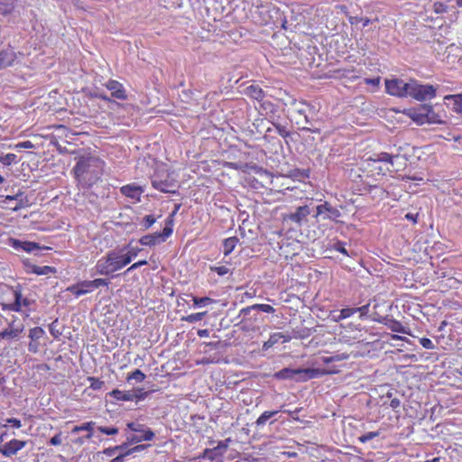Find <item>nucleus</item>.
Masks as SVG:
<instances>
[{"label":"nucleus","instance_id":"69168bd1","mask_svg":"<svg viewBox=\"0 0 462 462\" xmlns=\"http://www.w3.org/2000/svg\"><path fill=\"white\" fill-rule=\"evenodd\" d=\"M144 448H145V446H144V445H137V446H135V447H134V448H132L127 449V450L125 451V455H128V456H129V455H131V454H133V453H134V452H138V451L143 450Z\"/></svg>","mask_w":462,"mask_h":462},{"label":"nucleus","instance_id":"a19ab883","mask_svg":"<svg viewBox=\"0 0 462 462\" xmlns=\"http://www.w3.org/2000/svg\"><path fill=\"white\" fill-rule=\"evenodd\" d=\"M207 315V311L193 313L187 317H183L182 320H185L189 323H195L197 321H200Z\"/></svg>","mask_w":462,"mask_h":462},{"label":"nucleus","instance_id":"ddd939ff","mask_svg":"<svg viewBox=\"0 0 462 462\" xmlns=\"http://www.w3.org/2000/svg\"><path fill=\"white\" fill-rule=\"evenodd\" d=\"M114 254H106V256L99 259L96 264V273L100 275H109L114 272L112 260H115Z\"/></svg>","mask_w":462,"mask_h":462},{"label":"nucleus","instance_id":"c756f323","mask_svg":"<svg viewBox=\"0 0 462 462\" xmlns=\"http://www.w3.org/2000/svg\"><path fill=\"white\" fill-rule=\"evenodd\" d=\"M142 189L140 187L125 185L121 188V193L126 197L136 199L141 194Z\"/></svg>","mask_w":462,"mask_h":462},{"label":"nucleus","instance_id":"1a4fd4ad","mask_svg":"<svg viewBox=\"0 0 462 462\" xmlns=\"http://www.w3.org/2000/svg\"><path fill=\"white\" fill-rule=\"evenodd\" d=\"M340 216V211L337 208L332 207V205L327 201L316 206V214L314 215L315 217H321L323 219L337 221Z\"/></svg>","mask_w":462,"mask_h":462},{"label":"nucleus","instance_id":"0e129e2a","mask_svg":"<svg viewBox=\"0 0 462 462\" xmlns=\"http://www.w3.org/2000/svg\"><path fill=\"white\" fill-rule=\"evenodd\" d=\"M49 443L53 446H58L61 444L60 434H56L52 438H51Z\"/></svg>","mask_w":462,"mask_h":462},{"label":"nucleus","instance_id":"423d86ee","mask_svg":"<svg viewBox=\"0 0 462 462\" xmlns=\"http://www.w3.org/2000/svg\"><path fill=\"white\" fill-rule=\"evenodd\" d=\"M109 282L106 279L97 278L93 281H83L76 285L68 288V291L72 292L77 297L91 291L95 288L100 286H108Z\"/></svg>","mask_w":462,"mask_h":462},{"label":"nucleus","instance_id":"13d9d810","mask_svg":"<svg viewBox=\"0 0 462 462\" xmlns=\"http://www.w3.org/2000/svg\"><path fill=\"white\" fill-rule=\"evenodd\" d=\"M447 5L442 3L438 2L433 5V9L436 14H443L447 12Z\"/></svg>","mask_w":462,"mask_h":462},{"label":"nucleus","instance_id":"a878e982","mask_svg":"<svg viewBox=\"0 0 462 462\" xmlns=\"http://www.w3.org/2000/svg\"><path fill=\"white\" fill-rule=\"evenodd\" d=\"M23 199H24V193L22 192V191H19L18 193H16L14 196H11V195L5 196V199L3 200V202L5 203L7 201L15 200L16 201L15 206L14 207H10L9 208L14 210V211H17V210L24 208L25 202L23 201Z\"/></svg>","mask_w":462,"mask_h":462},{"label":"nucleus","instance_id":"ea45409f","mask_svg":"<svg viewBox=\"0 0 462 462\" xmlns=\"http://www.w3.org/2000/svg\"><path fill=\"white\" fill-rule=\"evenodd\" d=\"M278 413V411H264L255 421L256 426H263L266 421Z\"/></svg>","mask_w":462,"mask_h":462},{"label":"nucleus","instance_id":"2f4dec72","mask_svg":"<svg viewBox=\"0 0 462 462\" xmlns=\"http://www.w3.org/2000/svg\"><path fill=\"white\" fill-rule=\"evenodd\" d=\"M152 184L153 188H155L156 189H158L162 192H165V193H167V192L175 193L176 192L175 190L169 189V188L172 186V183L169 182L168 180H152Z\"/></svg>","mask_w":462,"mask_h":462},{"label":"nucleus","instance_id":"bf43d9fd","mask_svg":"<svg viewBox=\"0 0 462 462\" xmlns=\"http://www.w3.org/2000/svg\"><path fill=\"white\" fill-rule=\"evenodd\" d=\"M369 307H370V304L368 303V304H365L364 306H361V307H358V308H355L356 313L359 312L360 313V317L366 316L368 311H369Z\"/></svg>","mask_w":462,"mask_h":462},{"label":"nucleus","instance_id":"864d4df0","mask_svg":"<svg viewBox=\"0 0 462 462\" xmlns=\"http://www.w3.org/2000/svg\"><path fill=\"white\" fill-rule=\"evenodd\" d=\"M89 381H91V384H90V387L93 389V390H99L102 388V386L104 385V382L103 381H100L99 379L97 378H94V377H89L88 378Z\"/></svg>","mask_w":462,"mask_h":462},{"label":"nucleus","instance_id":"49530a36","mask_svg":"<svg viewBox=\"0 0 462 462\" xmlns=\"http://www.w3.org/2000/svg\"><path fill=\"white\" fill-rule=\"evenodd\" d=\"M156 222V218L152 216V215H147L145 216L142 222H141V225L143 226V230H147L149 229L154 223Z\"/></svg>","mask_w":462,"mask_h":462},{"label":"nucleus","instance_id":"39448f33","mask_svg":"<svg viewBox=\"0 0 462 462\" xmlns=\"http://www.w3.org/2000/svg\"><path fill=\"white\" fill-rule=\"evenodd\" d=\"M386 92L394 97H407L410 90V80L405 82L402 79H391L385 80Z\"/></svg>","mask_w":462,"mask_h":462},{"label":"nucleus","instance_id":"603ef678","mask_svg":"<svg viewBox=\"0 0 462 462\" xmlns=\"http://www.w3.org/2000/svg\"><path fill=\"white\" fill-rule=\"evenodd\" d=\"M97 430L106 435H116L119 431L118 428H116V427H106V426H98Z\"/></svg>","mask_w":462,"mask_h":462},{"label":"nucleus","instance_id":"72a5a7b5","mask_svg":"<svg viewBox=\"0 0 462 462\" xmlns=\"http://www.w3.org/2000/svg\"><path fill=\"white\" fill-rule=\"evenodd\" d=\"M348 357H349L348 354L341 353V354H337V355H334L331 356H322L320 358V360L322 361L323 364L328 365V364H330L333 362H339V361L346 360V359H348Z\"/></svg>","mask_w":462,"mask_h":462},{"label":"nucleus","instance_id":"6e6d98bb","mask_svg":"<svg viewBox=\"0 0 462 462\" xmlns=\"http://www.w3.org/2000/svg\"><path fill=\"white\" fill-rule=\"evenodd\" d=\"M132 392L135 393L134 400L136 401L143 400L148 395V393L141 388L133 390Z\"/></svg>","mask_w":462,"mask_h":462},{"label":"nucleus","instance_id":"c03bdc74","mask_svg":"<svg viewBox=\"0 0 462 462\" xmlns=\"http://www.w3.org/2000/svg\"><path fill=\"white\" fill-rule=\"evenodd\" d=\"M192 300L194 302V305L198 307L206 306L208 304L215 302V300L209 297H192Z\"/></svg>","mask_w":462,"mask_h":462},{"label":"nucleus","instance_id":"09e8293b","mask_svg":"<svg viewBox=\"0 0 462 462\" xmlns=\"http://www.w3.org/2000/svg\"><path fill=\"white\" fill-rule=\"evenodd\" d=\"M380 435V431H370L358 437L361 443H365Z\"/></svg>","mask_w":462,"mask_h":462},{"label":"nucleus","instance_id":"4c0bfd02","mask_svg":"<svg viewBox=\"0 0 462 462\" xmlns=\"http://www.w3.org/2000/svg\"><path fill=\"white\" fill-rule=\"evenodd\" d=\"M95 425V422L94 421H89V422H86L80 426H76L74 429H73V432H78V431H80V430H88V435L86 436L87 439H91L92 436H93V433H92V430H93V427Z\"/></svg>","mask_w":462,"mask_h":462},{"label":"nucleus","instance_id":"4be33fe9","mask_svg":"<svg viewBox=\"0 0 462 462\" xmlns=\"http://www.w3.org/2000/svg\"><path fill=\"white\" fill-rule=\"evenodd\" d=\"M421 111L426 116L427 124H441L443 123L440 116L433 110L432 106L424 104L421 105Z\"/></svg>","mask_w":462,"mask_h":462},{"label":"nucleus","instance_id":"4468645a","mask_svg":"<svg viewBox=\"0 0 462 462\" xmlns=\"http://www.w3.org/2000/svg\"><path fill=\"white\" fill-rule=\"evenodd\" d=\"M25 445L26 441L14 439L5 443L3 448H0V453H2L5 457H9L15 455L19 450L23 448Z\"/></svg>","mask_w":462,"mask_h":462},{"label":"nucleus","instance_id":"e433bc0d","mask_svg":"<svg viewBox=\"0 0 462 462\" xmlns=\"http://www.w3.org/2000/svg\"><path fill=\"white\" fill-rule=\"evenodd\" d=\"M273 125L275 127L277 133L285 140V143L287 145H289V142L287 141V138L291 136V132L287 130L286 126L276 123L274 121H272Z\"/></svg>","mask_w":462,"mask_h":462},{"label":"nucleus","instance_id":"9d476101","mask_svg":"<svg viewBox=\"0 0 462 462\" xmlns=\"http://www.w3.org/2000/svg\"><path fill=\"white\" fill-rule=\"evenodd\" d=\"M296 373L298 374L296 381L306 382L310 379L317 378L319 376L334 374L336 371L319 368H297Z\"/></svg>","mask_w":462,"mask_h":462},{"label":"nucleus","instance_id":"774afa93","mask_svg":"<svg viewBox=\"0 0 462 462\" xmlns=\"http://www.w3.org/2000/svg\"><path fill=\"white\" fill-rule=\"evenodd\" d=\"M128 455H125V452L120 453L118 456L114 457L110 462H124L125 457Z\"/></svg>","mask_w":462,"mask_h":462},{"label":"nucleus","instance_id":"b1692460","mask_svg":"<svg viewBox=\"0 0 462 462\" xmlns=\"http://www.w3.org/2000/svg\"><path fill=\"white\" fill-rule=\"evenodd\" d=\"M445 99L448 101L446 104L451 106L454 112L457 114L462 113V93L446 96Z\"/></svg>","mask_w":462,"mask_h":462},{"label":"nucleus","instance_id":"c9c22d12","mask_svg":"<svg viewBox=\"0 0 462 462\" xmlns=\"http://www.w3.org/2000/svg\"><path fill=\"white\" fill-rule=\"evenodd\" d=\"M32 273L38 274V275H48L50 273H55V269L51 266H37L32 265Z\"/></svg>","mask_w":462,"mask_h":462},{"label":"nucleus","instance_id":"de8ad7c7","mask_svg":"<svg viewBox=\"0 0 462 462\" xmlns=\"http://www.w3.org/2000/svg\"><path fill=\"white\" fill-rule=\"evenodd\" d=\"M49 330L51 335L55 338H58L62 334V332L58 328V319L50 324Z\"/></svg>","mask_w":462,"mask_h":462},{"label":"nucleus","instance_id":"6e6552de","mask_svg":"<svg viewBox=\"0 0 462 462\" xmlns=\"http://www.w3.org/2000/svg\"><path fill=\"white\" fill-rule=\"evenodd\" d=\"M173 229L164 227L162 232H155L142 236L139 243L143 245L155 246L164 242L171 234Z\"/></svg>","mask_w":462,"mask_h":462},{"label":"nucleus","instance_id":"6ab92c4d","mask_svg":"<svg viewBox=\"0 0 462 462\" xmlns=\"http://www.w3.org/2000/svg\"><path fill=\"white\" fill-rule=\"evenodd\" d=\"M412 121H414L417 125H422L427 124V119L425 116V112L421 111V105L416 108H410L404 112Z\"/></svg>","mask_w":462,"mask_h":462},{"label":"nucleus","instance_id":"4d7b16f0","mask_svg":"<svg viewBox=\"0 0 462 462\" xmlns=\"http://www.w3.org/2000/svg\"><path fill=\"white\" fill-rule=\"evenodd\" d=\"M211 271L216 272L218 275H225L229 272V269L224 265L210 267Z\"/></svg>","mask_w":462,"mask_h":462},{"label":"nucleus","instance_id":"58836bf2","mask_svg":"<svg viewBox=\"0 0 462 462\" xmlns=\"http://www.w3.org/2000/svg\"><path fill=\"white\" fill-rule=\"evenodd\" d=\"M355 313H356L355 308H346V309H342L339 311L338 316H333V319L335 321H338V320L349 318Z\"/></svg>","mask_w":462,"mask_h":462},{"label":"nucleus","instance_id":"7ed1b4c3","mask_svg":"<svg viewBox=\"0 0 462 462\" xmlns=\"http://www.w3.org/2000/svg\"><path fill=\"white\" fill-rule=\"evenodd\" d=\"M126 426H127V429H129L130 430H132L134 432H142L143 434V435L127 436L126 442H125L121 445L116 446L115 448H118V450L122 451V453L125 452L127 449H129L128 448L129 445L139 443L142 441L152 440L155 436L154 432L143 424H140L138 422L132 421V422H128Z\"/></svg>","mask_w":462,"mask_h":462},{"label":"nucleus","instance_id":"f8f14e48","mask_svg":"<svg viewBox=\"0 0 462 462\" xmlns=\"http://www.w3.org/2000/svg\"><path fill=\"white\" fill-rule=\"evenodd\" d=\"M230 439L219 441L217 447L213 448H206L201 457L211 461L217 459L218 457L223 456V454L226 451Z\"/></svg>","mask_w":462,"mask_h":462},{"label":"nucleus","instance_id":"8fccbe9b","mask_svg":"<svg viewBox=\"0 0 462 462\" xmlns=\"http://www.w3.org/2000/svg\"><path fill=\"white\" fill-rule=\"evenodd\" d=\"M389 328L393 332H399V333H402V334H407L406 328L399 321L392 320V324L389 326Z\"/></svg>","mask_w":462,"mask_h":462},{"label":"nucleus","instance_id":"680f3d73","mask_svg":"<svg viewBox=\"0 0 462 462\" xmlns=\"http://www.w3.org/2000/svg\"><path fill=\"white\" fill-rule=\"evenodd\" d=\"M16 148L19 149H32L34 148V144L31 141L21 142L16 144Z\"/></svg>","mask_w":462,"mask_h":462},{"label":"nucleus","instance_id":"dca6fc26","mask_svg":"<svg viewBox=\"0 0 462 462\" xmlns=\"http://www.w3.org/2000/svg\"><path fill=\"white\" fill-rule=\"evenodd\" d=\"M16 59V53L13 48H7L0 51V69L12 66Z\"/></svg>","mask_w":462,"mask_h":462},{"label":"nucleus","instance_id":"f3484780","mask_svg":"<svg viewBox=\"0 0 462 462\" xmlns=\"http://www.w3.org/2000/svg\"><path fill=\"white\" fill-rule=\"evenodd\" d=\"M108 254H114L115 260H112V266L114 272H116L122 269L124 266L127 265L131 263V256L120 254L118 252L112 250L108 252Z\"/></svg>","mask_w":462,"mask_h":462},{"label":"nucleus","instance_id":"37998d69","mask_svg":"<svg viewBox=\"0 0 462 462\" xmlns=\"http://www.w3.org/2000/svg\"><path fill=\"white\" fill-rule=\"evenodd\" d=\"M145 379V374L140 370L135 369L133 373L128 374L127 381L134 380L137 383H141Z\"/></svg>","mask_w":462,"mask_h":462},{"label":"nucleus","instance_id":"a18cd8bd","mask_svg":"<svg viewBox=\"0 0 462 462\" xmlns=\"http://www.w3.org/2000/svg\"><path fill=\"white\" fill-rule=\"evenodd\" d=\"M16 155L14 153H7L0 157V162L4 165L9 166L13 163H16Z\"/></svg>","mask_w":462,"mask_h":462},{"label":"nucleus","instance_id":"c85d7f7f","mask_svg":"<svg viewBox=\"0 0 462 462\" xmlns=\"http://www.w3.org/2000/svg\"><path fill=\"white\" fill-rule=\"evenodd\" d=\"M296 371L297 369L286 367L276 372L273 376L278 380L296 379L298 377Z\"/></svg>","mask_w":462,"mask_h":462},{"label":"nucleus","instance_id":"0eeeda50","mask_svg":"<svg viewBox=\"0 0 462 462\" xmlns=\"http://www.w3.org/2000/svg\"><path fill=\"white\" fill-rule=\"evenodd\" d=\"M5 288L7 291H11L14 294V300L12 303H0L2 310H10L19 312L22 310V301L23 300L22 294V285L17 284L16 286H7L0 284V289Z\"/></svg>","mask_w":462,"mask_h":462},{"label":"nucleus","instance_id":"a211bd4d","mask_svg":"<svg viewBox=\"0 0 462 462\" xmlns=\"http://www.w3.org/2000/svg\"><path fill=\"white\" fill-rule=\"evenodd\" d=\"M377 161L388 162L392 166H393V161H401L400 162L401 166H405L406 162L408 161V158L405 155H401L400 153L391 154L388 152H381L380 154H378Z\"/></svg>","mask_w":462,"mask_h":462},{"label":"nucleus","instance_id":"052dcab7","mask_svg":"<svg viewBox=\"0 0 462 462\" xmlns=\"http://www.w3.org/2000/svg\"><path fill=\"white\" fill-rule=\"evenodd\" d=\"M5 422L7 424H11L13 427L16 428V429H19L22 427V422L20 420L16 419V418H8L5 420Z\"/></svg>","mask_w":462,"mask_h":462},{"label":"nucleus","instance_id":"2eb2a0df","mask_svg":"<svg viewBox=\"0 0 462 462\" xmlns=\"http://www.w3.org/2000/svg\"><path fill=\"white\" fill-rule=\"evenodd\" d=\"M10 245L15 250H23L28 253H31L35 249H42V247L38 243L30 241H21L14 238L10 239ZM43 249H50V247L46 246L43 247Z\"/></svg>","mask_w":462,"mask_h":462},{"label":"nucleus","instance_id":"338daca9","mask_svg":"<svg viewBox=\"0 0 462 462\" xmlns=\"http://www.w3.org/2000/svg\"><path fill=\"white\" fill-rule=\"evenodd\" d=\"M335 248L339 253H341L343 254H346V255H348V253H347L346 249L345 248L343 243H340V242L337 243L336 245H335Z\"/></svg>","mask_w":462,"mask_h":462},{"label":"nucleus","instance_id":"f704fd0d","mask_svg":"<svg viewBox=\"0 0 462 462\" xmlns=\"http://www.w3.org/2000/svg\"><path fill=\"white\" fill-rule=\"evenodd\" d=\"M14 8L13 0H0V14L3 15L10 14Z\"/></svg>","mask_w":462,"mask_h":462},{"label":"nucleus","instance_id":"cd10ccee","mask_svg":"<svg viewBox=\"0 0 462 462\" xmlns=\"http://www.w3.org/2000/svg\"><path fill=\"white\" fill-rule=\"evenodd\" d=\"M108 394L118 401H134L135 396V393L132 391H120L118 389L113 390Z\"/></svg>","mask_w":462,"mask_h":462},{"label":"nucleus","instance_id":"393cba45","mask_svg":"<svg viewBox=\"0 0 462 462\" xmlns=\"http://www.w3.org/2000/svg\"><path fill=\"white\" fill-rule=\"evenodd\" d=\"M245 94L259 102H262L265 97V93L258 85H250L245 89Z\"/></svg>","mask_w":462,"mask_h":462},{"label":"nucleus","instance_id":"e2e57ef3","mask_svg":"<svg viewBox=\"0 0 462 462\" xmlns=\"http://www.w3.org/2000/svg\"><path fill=\"white\" fill-rule=\"evenodd\" d=\"M147 264V261L146 260H141L139 262H136L134 263V264H132L127 270H126V273H130L131 271L133 270H135L141 266H143Z\"/></svg>","mask_w":462,"mask_h":462},{"label":"nucleus","instance_id":"20e7f679","mask_svg":"<svg viewBox=\"0 0 462 462\" xmlns=\"http://www.w3.org/2000/svg\"><path fill=\"white\" fill-rule=\"evenodd\" d=\"M436 96V88L432 85H422L413 79H410L409 96L418 101L431 99Z\"/></svg>","mask_w":462,"mask_h":462},{"label":"nucleus","instance_id":"9b49d317","mask_svg":"<svg viewBox=\"0 0 462 462\" xmlns=\"http://www.w3.org/2000/svg\"><path fill=\"white\" fill-rule=\"evenodd\" d=\"M311 213L310 205L300 206L296 208L295 212L291 213L284 217L285 221H291L298 226H301L303 223L307 222V217Z\"/></svg>","mask_w":462,"mask_h":462},{"label":"nucleus","instance_id":"f257e3e1","mask_svg":"<svg viewBox=\"0 0 462 462\" xmlns=\"http://www.w3.org/2000/svg\"><path fill=\"white\" fill-rule=\"evenodd\" d=\"M104 162L97 157H81L73 168L76 178L86 185H93L101 176Z\"/></svg>","mask_w":462,"mask_h":462},{"label":"nucleus","instance_id":"5fc2aeb1","mask_svg":"<svg viewBox=\"0 0 462 462\" xmlns=\"http://www.w3.org/2000/svg\"><path fill=\"white\" fill-rule=\"evenodd\" d=\"M420 345L426 348V349H434L435 345L432 343V341L430 338L422 337L420 339Z\"/></svg>","mask_w":462,"mask_h":462},{"label":"nucleus","instance_id":"aec40b11","mask_svg":"<svg viewBox=\"0 0 462 462\" xmlns=\"http://www.w3.org/2000/svg\"><path fill=\"white\" fill-rule=\"evenodd\" d=\"M106 88L111 91L112 97L121 100L126 99L125 91L122 84H120L118 81L109 80L106 84Z\"/></svg>","mask_w":462,"mask_h":462},{"label":"nucleus","instance_id":"79ce46f5","mask_svg":"<svg viewBox=\"0 0 462 462\" xmlns=\"http://www.w3.org/2000/svg\"><path fill=\"white\" fill-rule=\"evenodd\" d=\"M316 330L314 328H303L294 331V333H295L294 337L296 338L304 339V338L309 337Z\"/></svg>","mask_w":462,"mask_h":462},{"label":"nucleus","instance_id":"412c9836","mask_svg":"<svg viewBox=\"0 0 462 462\" xmlns=\"http://www.w3.org/2000/svg\"><path fill=\"white\" fill-rule=\"evenodd\" d=\"M254 311H263L265 313H273L275 311L274 308L269 304H254L252 306L244 308L240 310L239 316L245 317L249 315V312Z\"/></svg>","mask_w":462,"mask_h":462},{"label":"nucleus","instance_id":"473e14b6","mask_svg":"<svg viewBox=\"0 0 462 462\" xmlns=\"http://www.w3.org/2000/svg\"><path fill=\"white\" fill-rule=\"evenodd\" d=\"M238 243V238L236 236H232L224 240L223 243V252L225 255H228L235 249L236 244Z\"/></svg>","mask_w":462,"mask_h":462},{"label":"nucleus","instance_id":"5701e85b","mask_svg":"<svg viewBox=\"0 0 462 462\" xmlns=\"http://www.w3.org/2000/svg\"><path fill=\"white\" fill-rule=\"evenodd\" d=\"M280 339H282L283 342L286 343L291 340V337L280 332L273 333L270 336L269 339L263 343V349L267 350L273 347Z\"/></svg>","mask_w":462,"mask_h":462},{"label":"nucleus","instance_id":"7c9ffc66","mask_svg":"<svg viewBox=\"0 0 462 462\" xmlns=\"http://www.w3.org/2000/svg\"><path fill=\"white\" fill-rule=\"evenodd\" d=\"M260 107L265 111L266 115L269 116V120L271 122L273 121L274 115L277 112V106L271 101H262Z\"/></svg>","mask_w":462,"mask_h":462},{"label":"nucleus","instance_id":"3c124183","mask_svg":"<svg viewBox=\"0 0 462 462\" xmlns=\"http://www.w3.org/2000/svg\"><path fill=\"white\" fill-rule=\"evenodd\" d=\"M44 334V330L40 327H35L32 329H30L29 337L32 338V340H37L40 337H42Z\"/></svg>","mask_w":462,"mask_h":462},{"label":"nucleus","instance_id":"bb28decb","mask_svg":"<svg viewBox=\"0 0 462 462\" xmlns=\"http://www.w3.org/2000/svg\"><path fill=\"white\" fill-rule=\"evenodd\" d=\"M23 331V325H21V327L13 328V324H9V328L0 332V337L7 339L17 338Z\"/></svg>","mask_w":462,"mask_h":462},{"label":"nucleus","instance_id":"f03ea898","mask_svg":"<svg viewBox=\"0 0 462 462\" xmlns=\"http://www.w3.org/2000/svg\"><path fill=\"white\" fill-rule=\"evenodd\" d=\"M283 104L291 108V116L295 120V124L299 125L300 130L318 132V130H312L310 127L303 125L304 124H310L307 115V111L310 108L309 104L303 100H297L293 97H290L288 101H285Z\"/></svg>","mask_w":462,"mask_h":462}]
</instances>
